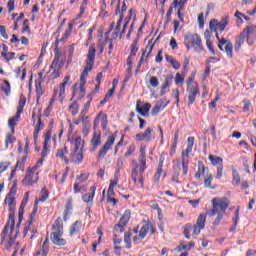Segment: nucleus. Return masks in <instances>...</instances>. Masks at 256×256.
<instances>
[{"label":"nucleus","instance_id":"f03ea898","mask_svg":"<svg viewBox=\"0 0 256 256\" xmlns=\"http://www.w3.org/2000/svg\"><path fill=\"white\" fill-rule=\"evenodd\" d=\"M95 44L90 45L87 59H86V65L84 67V70L80 76V91H85V83H87V75H89V71L93 69V65H95Z\"/></svg>","mask_w":256,"mask_h":256},{"label":"nucleus","instance_id":"c85d7f7f","mask_svg":"<svg viewBox=\"0 0 256 256\" xmlns=\"http://www.w3.org/2000/svg\"><path fill=\"white\" fill-rule=\"evenodd\" d=\"M81 231V222L76 221L74 224L70 227V235H77Z\"/></svg>","mask_w":256,"mask_h":256},{"label":"nucleus","instance_id":"09e8293b","mask_svg":"<svg viewBox=\"0 0 256 256\" xmlns=\"http://www.w3.org/2000/svg\"><path fill=\"white\" fill-rule=\"evenodd\" d=\"M80 120L82 121L83 127H91V118L89 116L80 118Z\"/></svg>","mask_w":256,"mask_h":256},{"label":"nucleus","instance_id":"20e7f679","mask_svg":"<svg viewBox=\"0 0 256 256\" xmlns=\"http://www.w3.org/2000/svg\"><path fill=\"white\" fill-rule=\"evenodd\" d=\"M54 231L50 234L51 241L54 245H58L59 247H63L67 245V241L63 239V220L61 218H57L53 224Z\"/></svg>","mask_w":256,"mask_h":256},{"label":"nucleus","instance_id":"7ed1b4c3","mask_svg":"<svg viewBox=\"0 0 256 256\" xmlns=\"http://www.w3.org/2000/svg\"><path fill=\"white\" fill-rule=\"evenodd\" d=\"M212 205L213 208L209 209L206 213L210 217H215V215H217V218L214 221V225H219L223 219V216L225 215V198H214L212 200Z\"/></svg>","mask_w":256,"mask_h":256},{"label":"nucleus","instance_id":"aec40b11","mask_svg":"<svg viewBox=\"0 0 256 256\" xmlns=\"http://www.w3.org/2000/svg\"><path fill=\"white\" fill-rule=\"evenodd\" d=\"M36 256L42 255L47 256L49 255V238H46L43 242L42 246H40V249L36 252Z\"/></svg>","mask_w":256,"mask_h":256},{"label":"nucleus","instance_id":"ea45409f","mask_svg":"<svg viewBox=\"0 0 256 256\" xmlns=\"http://www.w3.org/2000/svg\"><path fill=\"white\" fill-rule=\"evenodd\" d=\"M124 243H126L127 249H131V232H125Z\"/></svg>","mask_w":256,"mask_h":256},{"label":"nucleus","instance_id":"603ef678","mask_svg":"<svg viewBox=\"0 0 256 256\" xmlns=\"http://www.w3.org/2000/svg\"><path fill=\"white\" fill-rule=\"evenodd\" d=\"M15 140L16 139H15V137H13V135L8 134L7 137H6V141H5L6 149L9 148V143H13Z\"/></svg>","mask_w":256,"mask_h":256},{"label":"nucleus","instance_id":"052dcab7","mask_svg":"<svg viewBox=\"0 0 256 256\" xmlns=\"http://www.w3.org/2000/svg\"><path fill=\"white\" fill-rule=\"evenodd\" d=\"M0 33L4 39H9V35H7V29L5 26L0 25Z\"/></svg>","mask_w":256,"mask_h":256},{"label":"nucleus","instance_id":"680f3d73","mask_svg":"<svg viewBox=\"0 0 256 256\" xmlns=\"http://www.w3.org/2000/svg\"><path fill=\"white\" fill-rule=\"evenodd\" d=\"M8 11L11 13V11L15 10V0H9L7 3Z\"/></svg>","mask_w":256,"mask_h":256},{"label":"nucleus","instance_id":"69168bd1","mask_svg":"<svg viewBox=\"0 0 256 256\" xmlns=\"http://www.w3.org/2000/svg\"><path fill=\"white\" fill-rule=\"evenodd\" d=\"M91 131V126H83L82 127V133L84 137H87Z\"/></svg>","mask_w":256,"mask_h":256},{"label":"nucleus","instance_id":"1a4fd4ad","mask_svg":"<svg viewBox=\"0 0 256 256\" xmlns=\"http://www.w3.org/2000/svg\"><path fill=\"white\" fill-rule=\"evenodd\" d=\"M209 159L212 165H217V179H221L223 177V158L210 154Z\"/></svg>","mask_w":256,"mask_h":256},{"label":"nucleus","instance_id":"6ab92c4d","mask_svg":"<svg viewBox=\"0 0 256 256\" xmlns=\"http://www.w3.org/2000/svg\"><path fill=\"white\" fill-rule=\"evenodd\" d=\"M45 127V124L43 123V120H41V114L38 116V123L35 126L33 137H34V143L37 144V137H39V133L41 130Z\"/></svg>","mask_w":256,"mask_h":256},{"label":"nucleus","instance_id":"774afa93","mask_svg":"<svg viewBox=\"0 0 256 256\" xmlns=\"http://www.w3.org/2000/svg\"><path fill=\"white\" fill-rule=\"evenodd\" d=\"M116 169L121 170L123 169V158L119 157L116 162Z\"/></svg>","mask_w":256,"mask_h":256},{"label":"nucleus","instance_id":"ddd939ff","mask_svg":"<svg viewBox=\"0 0 256 256\" xmlns=\"http://www.w3.org/2000/svg\"><path fill=\"white\" fill-rule=\"evenodd\" d=\"M129 219H131V210H125L119 222L114 226L115 231H119V227H125L129 223Z\"/></svg>","mask_w":256,"mask_h":256},{"label":"nucleus","instance_id":"bf43d9fd","mask_svg":"<svg viewBox=\"0 0 256 256\" xmlns=\"http://www.w3.org/2000/svg\"><path fill=\"white\" fill-rule=\"evenodd\" d=\"M183 81H185V78L181 76V74L177 73L175 78L176 85H183Z\"/></svg>","mask_w":256,"mask_h":256},{"label":"nucleus","instance_id":"bb28decb","mask_svg":"<svg viewBox=\"0 0 256 256\" xmlns=\"http://www.w3.org/2000/svg\"><path fill=\"white\" fill-rule=\"evenodd\" d=\"M66 153H69V151L67 150V147L60 148L57 150L56 157H60V159H63L65 163L68 164L69 160L67 159V157H65Z\"/></svg>","mask_w":256,"mask_h":256},{"label":"nucleus","instance_id":"9b49d317","mask_svg":"<svg viewBox=\"0 0 256 256\" xmlns=\"http://www.w3.org/2000/svg\"><path fill=\"white\" fill-rule=\"evenodd\" d=\"M187 91L189 93L188 105H193V103H195L197 95L199 94V84L194 82L190 88H187Z\"/></svg>","mask_w":256,"mask_h":256},{"label":"nucleus","instance_id":"a211bd4d","mask_svg":"<svg viewBox=\"0 0 256 256\" xmlns=\"http://www.w3.org/2000/svg\"><path fill=\"white\" fill-rule=\"evenodd\" d=\"M54 53H55V57L50 68L57 69V65H60V67H63V65H65V56H61V53L59 52H54ZM59 59H61L60 63H59Z\"/></svg>","mask_w":256,"mask_h":256},{"label":"nucleus","instance_id":"423d86ee","mask_svg":"<svg viewBox=\"0 0 256 256\" xmlns=\"http://www.w3.org/2000/svg\"><path fill=\"white\" fill-rule=\"evenodd\" d=\"M184 39L187 49L193 47L195 51H203V42H201L200 35L189 33L185 35Z\"/></svg>","mask_w":256,"mask_h":256},{"label":"nucleus","instance_id":"dca6fc26","mask_svg":"<svg viewBox=\"0 0 256 256\" xmlns=\"http://www.w3.org/2000/svg\"><path fill=\"white\" fill-rule=\"evenodd\" d=\"M39 179L38 174L35 175V173L27 170L25 178L22 180L23 185H33V183H37Z\"/></svg>","mask_w":256,"mask_h":256},{"label":"nucleus","instance_id":"0e129e2a","mask_svg":"<svg viewBox=\"0 0 256 256\" xmlns=\"http://www.w3.org/2000/svg\"><path fill=\"white\" fill-rule=\"evenodd\" d=\"M65 85H67V82L60 84L59 97H61V99H63V95H65Z\"/></svg>","mask_w":256,"mask_h":256},{"label":"nucleus","instance_id":"473e14b6","mask_svg":"<svg viewBox=\"0 0 256 256\" xmlns=\"http://www.w3.org/2000/svg\"><path fill=\"white\" fill-rule=\"evenodd\" d=\"M82 139L81 137H77L75 139V142H74V153H77L78 151H81V149H83V144H82Z\"/></svg>","mask_w":256,"mask_h":256},{"label":"nucleus","instance_id":"4c0bfd02","mask_svg":"<svg viewBox=\"0 0 256 256\" xmlns=\"http://www.w3.org/2000/svg\"><path fill=\"white\" fill-rule=\"evenodd\" d=\"M69 111L71 115H77V113H79V104L77 102H73L69 107Z\"/></svg>","mask_w":256,"mask_h":256},{"label":"nucleus","instance_id":"58836bf2","mask_svg":"<svg viewBox=\"0 0 256 256\" xmlns=\"http://www.w3.org/2000/svg\"><path fill=\"white\" fill-rule=\"evenodd\" d=\"M25 103H27V99L25 98V96L21 95L17 107V109H19V113H23V107H25Z\"/></svg>","mask_w":256,"mask_h":256},{"label":"nucleus","instance_id":"2eb2a0df","mask_svg":"<svg viewBox=\"0 0 256 256\" xmlns=\"http://www.w3.org/2000/svg\"><path fill=\"white\" fill-rule=\"evenodd\" d=\"M151 110V104L146 103L143 106H141V100L137 101L136 104V111L142 115V117H147L149 116V111Z\"/></svg>","mask_w":256,"mask_h":256},{"label":"nucleus","instance_id":"6e6d98bb","mask_svg":"<svg viewBox=\"0 0 256 256\" xmlns=\"http://www.w3.org/2000/svg\"><path fill=\"white\" fill-rule=\"evenodd\" d=\"M213 181V175H209L204 179V186L211 187V182Z\"/></svg>","mask_w":256,"mask_h":256},{"label":"nucleus","instance_id":"e2e57ef3","mask_svg":"<svg viewBox=\"0 0 256 256\" xmlns=\"http://www.w3.org/2000/svg\"><path fill=\"white\" fill-rule=\"evenodd\" d=\"M198 23H199L200 29H203V27L205 25V20H204L203 13L199 14V16H198Z\"/></svg>","mask_w":256,"mask_h":256},{"label":"nucleus","instance_id":"f3484780","mask_svg":"<svg viewBox=\"0 0 256 256\" xmlns=\"http://www.w3.org/2000/svg\"><path fill=\"white\" fill-rule=\"evenodd\" d=\"M138 161L141 171H145V169H147V154L145 153V148L140 149Z\"/></svg>","mask_w":256,"mask_h":256},{"label":"nucleus","instance_id":"f704fd0d","mask_svg":"<svg viewBox=\"0 0 256 256\" xmlns=\"http://www.w3.org/2000/svg\"><path fill=\"white\" fill-rule=\"evenodd\" d=\"M71 31H73V26L69 24V27L66 29L63 37L60 39L61 43H66L69 35H71Z\"/></svg>","mask_w":256,"mask_h":256},{"label":"nucleus","instance_id":"c9c22d12","mask_svg":"<svg viewBox=\"0 0 256 256\" xmlns=\"http://www.w3.org/2000/svg\"><path fill=\"white\" fill-rule=\"evenodd\" d=\"M205 221H206V216L205 214H201L198 219H197V223L196 226H198L200 229H204L205 227Z\"/></svg>","mask_w":256,"mask_h":256},{"label":"nucleus","instance_id":"de8ad7c7","mask_svg":"<svg viewBox=\"0 0 256 256\" xmlns=\"http://www.w3.org/2000/svg\"><path fill=\"white\" fill-rule=\"evenodd\" d=\"M31 33V28L29 27V20L28 19H25L24 22H23V26H22V32L23 33Z\"/></svg>","mask_w":256,"mask_h":256},{"label":"nucleus","instance_id":"393cba45","mask_svg":"<svg viewBox=\"0 0 256 256\" xmlns=\"http://www.w3.org/2000/svg\"><path fill=\"white\" fill-rule=\"evenodd\" d=\"M166 61L172 65L174 69H181V63H179L173 56L166 55Z\"/></svg>","mask_w":256,"mask_h":256},{"label":"nucleus","instance_id":"f257e3e1","mask_svg":"<svg viewBox=\"0 0 256 256\" xmlns=\"http://www.w3.org/2000/svg\"><path fill=\"white\" fill-rule=\"evenodd\" d=\"M100 123H101L102 130L105 131L109 123V121L107 120V114L100 112L94 120V125H93L94 134L90 141L92 146V149H91L92 152L97 151V147L101 145V130H97V126Z\"/></svg>","mask_w":256,"mask_h":256},{"label":"nucleus","instance_id":"a19ab883","mask_svg":"<svg viewBox=\"0 0 256 256\" xmlns=\"http://www.w3.org/2000/svg\"><path fill=\"white\" fill-rule=\"evenodd\" d=\"M234 17L237 18L236 25H242L245 14H243L242 12L236 11V13L234 14Z\"/></svg>","mask_w":256,"mask_h":256},{"label":"nucleus","instance_id":"0eeeda50","mask_svg":"<svg viewBox=\"0 0 256 256\" xmlns=\"http://www.w3.org/2000/svg\"><path fill=\"white\" fill-rule=\"evenodd\" d=\"M181 167L183 175H187V171H189V157H182V162L178 160L175 164L172 179L176 183H179V173H181Z\"/></svg>","mask_w":256,"mask_h":256},{"label":"nucleus","instance_id":"a878e982","mask_svg":"<svg viewBox=\"0 0 256 256\" xmlns=\"http://www.w3.org/2000/svg\"><path fill=\"white\" fill-rule=\"evenodd\" d=\"M232 177H233V185H241V175H239V172L237 171V169L232 168Z\"/></svg>","mask_w":256,"mask_h":256},{"label":"nucleus","instance_id":"5fc2aeb1","mask_svg":"<svg viewBox=\"0 0 256 256\" xmlns=\"http://www.w3.org/2000/svg\"><path fill=\"white\" fill-rule=\"evenodd\" d=\"M74 155H76V159H77L78 163L83 162V149L80 148V150L78 152L74 153Z\"/></svg>","mask_w":256,"mask_h":256},{"label":"nucleus","instance_id":"cd10ccee","mask_svg":"<svg viewBox=\"0 0 256 256\" xmlns=\"http://www.w3.org/2000/svg\"><path fill=\"white\" fill-rule=\"evenodd\" d=\"M144 139L150 143V141H153L155 139V135H153V129L148 127L145 132L143 133Z\"/></svg>","mask_w":256,"mask_h":256},{"label":"nucleus","instance_id":"c756f323","mask_svg":"<svg viewBox=\"0 0 256 256\" xmlns=\"http://www.w3.org/2000/svg\"><path fill=\"white\" fill-rule=\"evenodd\" d=\"M225 51L226 55L231 59L233 57V43L228 40H225Z\"/></svg>","mask_w":256,"mask_h":256},{"label":"nucleus","instance_id":"8fccbe9b","mask_svg":"<svg viewBox=\"0 0 256 256\" xmlns=\"http://www.w3.org/2000/svg\"><path fill=\"white\" fill-rule=\"evenodd\" d=\"M8 195L15 197V195H17V181L15 180Z\"/></svg>","mask_w":256,"mask_h":256},{"label":"nucleus","instance_id":"3c124183","mask_svg":"<svg viewBox=\"0 0 256 256\" xmlns=\"http://www.w3.org/2000/svg\"><path fill=\"white\" fill-rule=\"evenodd\" d=\"M51 141V129H49L45 134H44V145H49V142Z\"/></svg>","mask_w":256,"mask_h":256},{"label":"nucleus","instance_id":"6e6552de","mask_svg":"<svg viewBox=\"0 0 256 256\" xmlns=\"http://www.w3.org/2000/svg\"><path fill=\"white\" fill-rule=\"evenodd\" d=\"M134 167L131 171V179L134 183H140V187H144V180H143V173H145V170H141L139 167V164H137V161L133 160Z\"/></svg>","mask_w":256,"mask_h":256},{"label":"nucleus","instance_id":"39448f33","mask_svg":"<svg viewBox=\"0 0 256 256\" xmlns=\"http://www.w3.org/2000/svg\"><path fill=\"white\" fill-rule=\"evenodd\" d=\"M210 31H214L216 33V37L218 39V47L221 51H223V45H225V38L219 35L225 31V23L219 22L217 19H213L210 21Z\"/></svg>","mask_w":256,"mask_h":256},{"label":"nucleus","instance_id":"72a5a7b5","mask_svg":"<svg viewBox=\"0 0 256 256\" xmlns=\"http://www.w3.org/2000/svg\"><path fill=\"white\" fill-rule=\"evenodd\" d=\"M38 209H39V200H35L33 211L30 214L29 225H31V223H33V217H35L37 215V210Z\"/></svg>","mask_w":256,"mask_h":256},{"label":"nucleus","instance_id":"5701e85b","mask_svg":"<svg viewBox=\"0 0 256 256\" xmlns=\"http://www.w3.org/2000/svg\"><path fill=\"white\" fill-rule=\"evenodd\" d=\"M151 227H152L151 222H147L141 227L139 232L140 239H145V237H147V233H149V229H151Z\"/></svg>","mask_w":256,"mask_h":256},{"label":"nucleus","instance_id":"2f4dec72","mask_svg":"<svg viewBox=\"0 0 256 256\" xmlns=\"http://www.w3.org/2000/svg\"><path fill=\"white\" fill-rule=\"evenodd\" d=\"M137 43H139V38L135 39L130 46V49H131L130 57H135V55H137V51H139V47H137Z\"/></svg>","mask_w":256,"mask_h":256},{"label":"nucleus","instance_id":"7c9ffc66","mask_svg":"<svg viewBox=\"0 0 256 256\" xmlns=\"http://www.w3.org/2000/svg\"><path fill=\"white\" fill-rule=\"evenodd\" d=\"M234 225L230 227L229 231L232 233V231H235L237 229V224L239 223V208H237L234 212Z\"/></svg>","mask_w":256,"mask_h":256},{"label":"nucleus","instance_id":"c03bdc74","mask_svg":"<svg viewBox=\"0 0 256 256\" xmlns=\"http://www.w3.org/2000/svg\"><path fill=\"white\" fill-rule=\"evenodd\" d=\"M49 197V192L47 191V189L44 187L42 190H41V196L40 198L38 199V203L39 201L43 202V201H47V198Z\"/></svg>","mask_w":256,"mask_h":256},{"label":"nucleus","instance_id":"a18cd8bd","mask_svg":"<svg viewBox=\"0 0 256 256\" xmlns=\"http://www.w3.org/2000/svg\"><path fill=\"white\" fill-rule=\"evenodd\" d=\"M165 101H167L166 98L159 100L156 103V106L159 108V110L161 111V109H165V107H167V105H169L170 101L168 100L167 103L165 104Z\"/></svg>","mask_w":256,"mask_h":256},{"label":"nucleus","instance_id":"b1692460","mask_svg":"<svg viewBox=\"0 0 256 256\" xmlns=\"http://www.w3.org/2000/svg\"><path fill=\"white\" fill-rule=\"evenodd\" d=\"M245 39H247V36L242 32L236 39V43L234 46L235 51H239V49H241V45L245 43Z\"/></svg>","mask_w":256,"mask_h":256},{"label":"nucleus","instance_id":"412c9836","mask_svg":"<svg viewBox=\"0 0 256 256\" xmlns=\"http://www.w3.org/2000/svg\"><path fill=\"white\" fill-rule=\"evenodd\" d=\"M187 148L186 150L182 151V157H189V153L193 151V145H195V138L194 137H189L187 140Z\"/></svg>","mask_w":256,"mask_h":256},{"label":"nucleus","instance_id":"9d476101","mask_svg":"<svg viewBox=\"0 0 256 256\" xmlns=\"http://www.w3.org/2000/svg\"><path fill=\"white\" fill-rule=\"evenodd\" d=\"M115 143V135H110L105 142V144L102 146V148L98 151V158L103 159L105 155H107L109 149L113 147V144Z\"/></svg>","mask_w":256,"mask_h":256},{"label":"nucleus","instance_id":"864d4df0","mask_svg":"<svg viewBox=\"0 0 256 256\" xmlns=\"http://www.w3.org/2000/svg\"><path fill=\"white\" fill-rule=\"evenodd\" d=\"M89 179V174H81L80 176H77L76 182L79 181L80 183H85Z\"/></svg>","mask_w":256,"mask_h":256},{"label":"nucleus","instance_id":"37998d69","mask_svg":"<svg viewBox=\"0 0 256 256\" xmlns=\"http://www.w3.org/2000/svg\"><path fill=\"white\" fill-rule=\"evenodd\" d=\"M4 85L2 86V91H4L5 95H10L11 94V84L9 81L4 80Z\"/></svg>","mask_w":256,"mask_h":256},{"label":"nucleus","instance_id":"4be33fe9","mask_svg":"<svg viewBox=\"0 0 256 256\" xmlns=\"http://www.w3.org/2000/svg\"><path fill=\"white\" fill-rule=\"evenodd\" d=\"M90 191L91 193H86L82 196V201H84V203H91V201H93V197H95V191H97V187L92 186L90 188Z\"/></svg>","mask_w":256,"mask_h":256},{"label":"nucleus","instance_id":"f8f14e48","mask_svg":"<svg viewBox=\"0 0 256 256\" xmlns=\"http://www.w3.org/2000/svg\"><path fill=\"white\" fill-rule=\"evenodd\" d=\"M244 35L246 36V41L248 45H253V41L251 40V37H255L256 35V26L253 24H249L244 30L242 31Z\"/></svg>","mask_w":256,"mask_h":256},{"label":"nucleus","instance_id":"e433bc0d","mask_svg":"<svg viewBox=\"0 0 256 256\" xmlns=\"http://www.w3.org/2000/svg\"><path fill=\"white\" fill-rule=\"evenodd\" d=\"M9 224L11 223L10 226V234L13 233V230L15 229V212H10L9 214Z\"/></svg>","mask_w":256,"mask_h":256},{"label":"nucleus","instance_id":"79ce46f5","mask_svg":"<svg viewBox=\"0 0 256 256\" xmlns=\"http://www.w3.org/2000/svg\"><path fill=\"white\" fill-rule=\"evenodd\" d=\"M2 57L5 59V61H7L9 63V61H11L12 59H14L15 57V52H1Z\"/></svg>","mask_w":256,"mask_h":256},{"label":"nucleus","instance_id":"4468645a","mask_svg":"<svg viewBox=\"0 0 256 256\" xmlns=\"http://www.w3.org/2000/svg\"><path fill=\"white\" fill-rule=\"evenodd\" d=\"M153 47H155V44H152L150 47L146 46V49H142V56H141V58L138 62V65H137V68H136V71H135V75H137L139 73V71H141V65H143V62L145 61V53H147V49H149V51H148V54L146 56V59L153 52Z\"/></svg>","mask_w":256,"mask_h":256},{"label":"nucleus","instance_id":"4d7b16f0","mask_svg":"<svg viewBox=\"0 0 256 256\" xmlns=\"http://www.w3.org/2000/svg\"><path fill=\"white\" fill-rule=\"evenodd\" d=\"M150 85L151 87H159V79H157L155 76H152L150 78Z\"/></svg>","mask_w":256,"mask_h":256},{"label":"nucleus","instance_id":"338daca9","mask_svg":"<svg viewBox=\"0 0 256 256\" xmlns=\"http://www.w3.org/2000/svg\"><path fill=\"white\" fill-rule=\"evenodd\" d=\"M8 167H9V163H7V162H0V173H3V171H7Z\"/></svg>","mask_w":256,"mask_h":256},{"label":"nucleus","instance_id":"49530a36","mask_svg":"<svg viewBox=\"0 0 256 256\" xmlns=\"http://www.w3.org/2000/svg\"><path fill=\"white\" fill-rule=\"evenodd\" d=\"M15 205V196L7 195L4 201V205Z\"/></svg>","mask_w":256,"mask_h":256},{"label":"nucleus","instance_id":"13d9d810","mask_svg":"<svg viewBox=\"0 0 256 256\" xmlns=\"http://www.w3.org/2000/svg\"><path fill=\"white\" fill-rule=\"evenodd\" d=\"M172 97L176 99V105L179 107V89L172 90Z\"/></svg>","mask_w":256,"mask_h":256}]
</instances>
